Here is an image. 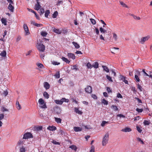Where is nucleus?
<instances>
[{"label": "nucleus", "mask_w": 152, "mask_h": 152, "mask_svg": "<svg viewBox=\"0 0 152 152\" xmlns=\"http://www.w3.org/2000/svg\"><path fill=\"white\" fill-rule=\"evenodd\" d=\"M109 134L107 133L104 136L102 142V144L103 146H105L108 143V141Z\"/></svg>", "instance_id": "obj_1"}, {"label": "nucleus", "mask_w": 152, "mask_h": 152, "mask_svg": "<svg viewBox=\"0 0 152 152\" xmlns=\"http://www.w3.org/2000/svg\"><path fill=\"white\" fill-rule=\"evenodd\" d=\"M36 47L39 51L44 52L45 50V46L43 44L38 43Z\"/></svg>", "instance_id": "obj_2"}, {"label": "nucleus", "mask_w": 152, "mask_h": 152, "mask_svg": "<svg viewBox=\"0 0 152 152\" xmlns=\"http://www.w3.org/2000/svg\"><path fill=\"white\" fill-rule=\"evenodd\" d=\"M38 102L41 105L40 107L42 109H45L47 108L46 103L42 99L40 98Z\"/></svg>", "instance_id": "obj_3"}, {"label": "nucleus", "mask_w": 152, "mask_h": 152, "mask_svg": "<svg viewBox=\"0 0 152 152\" xmlns=\"http://www.w3.org/2000/svg\"><path fill=\"white\" fill-rule=\"evenodd\" d=\"M33 137V135L30 132H27L25 133L23 135V139H27L28 138H32Z\"/></svg>", "instance_id": "obj_4"}, {"label": "nucleus", "mask_w": 152, "mask_h": 152, "mask_svg": "<svg viewBox=\"0 0 152 152\" xmlns=\"http://www.w3.org/2000/svg\"><path fill=\"white\" fill-rule=\"evenodd\" d=\"M23 28L26 33V35H29L30 33L29 31L28 28L27 24L25 23L23 25Z\"/></svg>", "instance_id": "obj_5"}, {"label": "nucleus", "mask_w": 152, "mask_h": 152, "mask_svg": "<svg viewBox=\"0 0 152 152\" xmlns=\"http://www.w3.org/2000/svg\"><path fill=\"white\" fill-rule=\"evenodd\" d=\"M99 61L96 60V62H94L92 65V66H99V65H101V66H106L105 65H102V64H101V62H99Z\"/></svg>", "instance_id": "obj_6"}, {"label": "nucleus", "mask_w": 152, "mask_h": 152, "mask_svg": "<svg viewBox=\"0 0 152 152\" xmlns=\"http://www.w3.org/2000/svg\"><path fill=\"white\" fill-rule=\"evenodd\" d=\"M23 141L24 140L23 139L19 140L17 143L15 149H16L17 147H19V146H23L22 145L24 143Z\"/></svg>", "instance_id": "obj_7"}, {"label": "nucleus", "mask_w": 152, "mask_h": 152, "mask_svg": "<svg viewBox=\"0 0 152 152\" xmlns=\"http://www.w3.org/2000/svg\"><path fill=\"white\" fill-rule=\"evenodd\" d=\"M85 91L86 92L91 93L92 92V88L91 86H88L87 87L85 88Z\"/></svg>", "instance_id": "obj_8"}, {"label": "nucleus", "mask_w": 152, "mask_h": 152, "mask_svg": "<svg viewBox=\"0 0 152 152\" xmlns=\"http://www.w3.org/2000/svg\"><path fill=\"white\" fill-rule=\"evenodd\" d=\"M41 8V6L39 2H37L35 4L34 9L35 10L38 11Z\"/></svg>", "instance_id": "obj_9"}, {"label": "nucleus", "mask_w": 152, "mask_h": 152, "mask_svg": "<svg viewBox=\"0 0 152 152\" xmlns=\"http://www.w3.org/2000/svg\"><path fill=\"white\" fill-rule=\"evenodd\" d=\"M149 38V37L148 36L144 37L141 39L140 42L141 44H143L144 43V42L148 40Z\"/></svg>", "instance_id": "obj_10"}, {"label": "nucleus", "mask_w": 152, "mask_h": 152, "mask_svg": "<svg viewBox=\"0 0 152 152\" xmlns=\"http://www.w3.org/2000/svg\"><path fill=\"white\" fill-rule=\"evenodd\" d=\"M67 56L69 58H72L73 59H75V55L72 53H68Z\"/></svg>", "instance_id": "obj_11"}, {"label": "nucleus", "mask_w": 152, "mask_h": 152, "mask_svg": "<svg viewBox=\"0 0 152 152\" xmlns=\"http://www.w3.org/2000/svg\"><path fill=\"white\" fill-rule=\"evenodd\" d=\"M19 148L20 152H26V148L24 146H19Z\"/></svg>", "instance_id": "obj_12"}, {"label": "nucleus", "mask_w": 152, "mask_h": 152, "mask_svg": "<svg viewBox=\"0 0 152 152\" xmlns=\"http://www.w3.org/2000/svg\"><path fill=\"white\" fill-rule=\"evenodd\" d=\"M112 34H113V38L114 41L115 42L117 41L118 38L117 35L114 32Z\"/></svg>", "instance_id": "obj_13"}, {"label": "nucleus", "mask_w": 152, "mask_h": 152, "mask_svg": "<svg viewBox=\"0 0 152 152\" xmlns=\"http://www.w3.org/2000/svg\"><path fill=\"white\" fill-rule=\"evenodd\" d=\"M47 129L50 131H55L56 129V128L54 126H49L47 128Z\"/></svg>", "instance_id": "obj_14"}, {"label": "nucleus", "mask_w": 152, "mask_h": 152, "mask_svg": "<svg viewBox=\"0 0 152 152\" xmlns=\"http://www.w3.org/2000/svg\"><path fill=\"white\" fill-rule=\"evenodd\" d=\"M8 9L10 10V11L13 12L14 11V7L12 6L11 4H10L8 7Z\"/></svg>", "instance_id": "obj_15"}, {"label": "nucleus", "mask_w": 152, "mask_h": 152, "mask_svg": "<svg viewBox=\"0 0 152 152\" xmlns=\"http://www.w3.org/2000/svg\"><path fill=\"white\" fill-rule=\"evenodd\" d=\"M131 130V129L129 128L126 127L124 129H122L121 131L125 132H130Z\"/></svg>", "instance_id": "obj_16"}, {"label": "nucleus", "mask_w": 152, "mask_h": 152, "mask_svg": "<svg viewBox=\"0 0 152 152\" xmlns=\"http://www.w3.org/2000/svg\"><path fill=\"white\" fill-rule=\"evenodd\" d=\"M44 87L46 89H48L50 88V86L47 82H45L44 84Z\"/></svg>", "instance_id": "obj_17"}, {"label": "nucleus", "mask_w": 152, "mask_h": 152, "mask_svg": "<svg viewBox=\"0 0 152 152\" xmlns=\"http://www.w3.org/2000/svg\"><path fill=\"white\" fill-rule=\"evenodd\" d=\"M74 130L75 132H79L81 131L82 130V128H80V127H74Z\"/></svg>", "instance_id": "obj_18"}, {"label": "nucleus", "mask_w": 152, "mask_h": 152, "mask_svg": "<svg viewBox=\"0 0 152 152\" xmlns=\"http://www.w3.org/2000/svg\"><path fill=\"white\" fill-rule=\"evenodd\" d=\"M69 148H71L72 150H73L75 151H76L77 149V147L75 145H72L69 146Z\"/></svg>", "instance_id": "obj_19"}, {"label": "nucleus", "mask_w": 152, "mask_h": 152, "mask_svg": "<svg viewBox=\"0 0 152 152\" xmlns=\"http://www.w3.org/2000/svg\"><path fill=\"white\" fill-rule=\"evenodd\" d=\"M61 59L63 61H64L66 63L69 64L70 62V61H69L67 58H65V57H62L61 58Z\"/></svg>", "instance_id": "obj_20"}, {"label": "nucleus", "mask_w": 152, "mask_h": 152, "mask_svg": "<svg viewBox=\"0 0 152 152\" xmlns=\"http://www.w3.org/2000/svg\"><path fill=\"white\" fill-rule=\"evenodd\" d=\"M6 55L7 53L5 50L2 51L0 54V55L3 57H6Z\"/></svg>", "instance_id": "obj_21"}, {"label": "nucleus", "mask_w": 152, "mask_h": 152, "mask_svg": "<svg viewBox=\"0 0 152 152\" xmlns=\"http://www.w3.org/2000/svg\"><path fill=\"white\" fill-rule=\"evenodd\" d=\"M55 111L57 114H60L61 111V109L58 107L56 108L55 109Z\"/></svg>", "instance_id": "obj_22"}, {"label": "nucleus", "mask_w": 152, "mask_h": 152, "mask_svg": "<svg viewBox=\"0 0 152 152\" xmlns=\"http://www.w3.org/2000/svg\"><path fill=\"white\" fill-rule=\"evenodd\" d=\"M72 43L76 48L78 49L80 47L79 45L77 43L75 42H72Z\"/></svg>", "instance_id": "obj_23"}, {"label": "nucleus", "mask_w": 152, "mask_h": 152, "mask_svg": "<svg viewBox=\"0 0 152 152\" xmlns=\"http://www.w3.org/2000/svg\"><path fill=\"white\" fill-rule=\"evenodd\" d=\"M16 107H17V109L18 110H19L21 109V106L18 102L17 101V102H16Z\"/></svg>", "instance_id": "obj_24"}, {"label": "nucleus", "mask_w": 152, "mask_h": 152, "mask_svg": "<svg viewBox=\"0 0 152 152\" xmlns=\"http://www.w3.org/2000/svg\"><path fill=\"white\" fill-rule=\"evenodd\" d=\"M1 21L2 22V23L4 24V25L5 26L7 25V21L6 19L4 18H3L1 19Z\"/></svg>", "instance_id": "obj_25"}, {"label": "nucleus", "mask_w": 152, "mask_h": 152, "mask_svg": "<svg viewBox=\"0 0 152 152\" xmlns=\"http://www.w3.org/2000/svg\"><path fill=\"white\" fill-rule=\"evenodd\" d=\"M53 31L58 34H60L61 33V31H60L59 29H56V28H54L53 30Z\"/></svg>", "instance_id": "obj_26"}, {"label": "nucleus", "mask_w": 152, "mask_h": 152, "mask_svg": "<svg viewBox=\"0 0 152 152\" xmlns=\"http://www.w3.org/2000/svg\"><path fill=\"white\" fill-rule=\"evenodd\" d=\"M55 121L57 123H61L62 120L59 118H55Z\"/></svg>", "instance_id": "obj_27"}, {"label": "nucleus", "mask_w": 152, "mask_h": 152, "mask_svg": "<svg viewBox=\"0 0 152 152\" xmlns=\"http://www.w3.org/2000/svg\"><path fill=\"white\" fill-rule=\"evenodd\" d=\"M43 96L45 98L47 99L49 98V95L48 94L47 92L46 91L44 92L43 93Z\"/></svg>", "instance_id": "obj_28"}, {"label": "nucleus", "mask_w": 152, "mask_h": 152, "mask_svg": "<svg viewBox=\"0 0 152 152\" xmlns=\"http://www.w3.org/2000/svg\"><path fill=\"white\" fill-rule=\"evenodd\" d=\"M111 108L115 111H117L118 110L117 107L114 105H112L111 107Z\"/></svg>", "instance_id": "obj_29"}, {"label": "nucleus", "mask_w": 152, "mask_h": 152, "mask_svg": "<svg viewBox=\"0 0 152 152\" xmlns=\"http://www.w3.org/2000/svg\"><path fill=\"white\" fill-rule=\"evenodd\" d=\"M47 33L45 31H42L41 32V35L44 37H45L47 35Z\"/></svg>", "instance_id": "obj_30"}, {"label": "nucleus", "mask_w": 152, "mask_h": 152, "mask_svg": "<svg viewBox=\"0 0 152 152\" xmlns=\"http://www.w3.org/2000/svg\"><path fill=\"white\" fill-rule=\"evenodd\" d=\"M99 31L102 33H105L107 32L106 30L104 29L102 27H101L99 28Z\"/></svg>", "instance_id": "obj_31"}, {"label": "nucleus", "mask_w": 152, "mask_h": 152, "mask_svg": "<svg viewBox=\"0 0 152 152\" xmlns=\"http://www.w3.org/2000/svg\"><path fill=\"white\" fill-rule=\"evenodd\" d=\"M102 103L104 105H107L108 104V101L104 99H103L101 100Z\"/></svg>", "instance_id": "obj_32"}, {"label": "nucleus", "mask_w": 152, "mask_h": 152, "mask_svg": "<svg viewBox=\"0 0 152 152\" xmlns=\"http://www.w3.org/2000/svg\"><path fill=\"white\" fill-rule=\"evenodd\" d=\"M75 112L79 114H82V112H81V111L79 110L76 107H75Z\"/></svg>", "instance_id": "obj_33"}, {"label": "nucleus", "mask_w": 152, "mask_h": 152, "mask_svg": "<svg viewBox=\"0 0 152 152\" xmlns=\"http://www.w3.org/2000/svg\"><path fill=\"white\" fill-rule=\"evenodd\" d=\"M54 76H55L56 78H59L60 77L59 72L58 71H57L56 74L54 75Z\"/></svg>", "instance_id": "obj_34"}, {"label": "nucleus", "mask_w": 152, "mask_h": 152, "mask_svg": "<svg viewBox=\"0 0 152 152\" xmlns=\"http://www.w3.org/2000/svg\"><path fill=\"white\" fill-rule=\"evenodd\" d=\"M61 100L62 102V104L64 102H69V99H66L65 98H62Z\"/></svg>", "instance_id": "obj_35"}, {"label": "nucleus", "mask_w": 152, "mask_h": 152, "mask_svg": "<svg viewBox=\"0 0 152 152\" xmlns=\"http://www.w3.org/2000/svg\"><path fill=\"white\" fill-rule=\"evenodd\" d=\"M59 133H60V134L63 136L65 135V132L63 130H61V129H60Z\"/></svg>", "instance_id": "obj_36"}, {"label": "nucleus", "mask_w": 152, "mask_h": 152, "mask_svg": "<svg viewBox=\"0 0 152 152\" xmlns=\"http://www.w3.org/2000/svg\"><path fill=\"white\" fill-rule=\"evenodd\" d=\"M50 13V11L48 10H47L45 12V16L46 18H48L49 15Z\"/></svg>", "instance_id": "obj_37"}, {"label": "nucleus", "mask_w": 152, "mask_h": 152, "mask_svg": "<svg viewBox=\"0 0 152 152\" xmlns=\"http://www.w3.org/2000/svg\"><path fill=\"white\" fill-rule=\"evenodd\" d=\"M55 103L57 104H62V102L61 101V100H56L55 101Z\"/></svg>", "instance_id": "obj_38"}, {"label": "nucleus", "mask_w": 152, "mask_h": 152, "mask_svg": "<svg viewBox=\"0 0 152 152\" xmlns=\"http://www.w3.org/2000/svg\"><path fill=\"white\" fill-rule=\"evenodd\" d=\"M1 111L2 112H4L5 111L8 112L9 110L7 109L5 107H2L1 108Z\"/></svg>", "instance_id": "obj_39"}, {"label": "nucleus", "mask_w": 152, "mask_h": 152, "mask_svg": "<svg viewBox=\"0 0 152 152\" xmlns=\"http://www.w3.org/2000/svg\"><path fill=\"white\" fill-rule=\"evenodd\" d=\"M120 4L123 7H125L126 8H128V7L122 1H120Z\"/></svg>", "instance_id": "obj_40"}, {"label": "nucleus", "mask_w": 152, "mask_h": 152, "mask_svg": "<svg viewBox=\"0 0 152 152\" xmlns=\"http://www.w3.org/2000/svg\"><path fill=\"white\" fill-rule=\"evenodd\" d=\"M58 15V12L57 11H55L52 17L54 18H55L56 17L57 15Z\"/></svg>", "instance_id": "obj_41"}, {"label": "nucleus", "mask_w": 152, "mask_h": 152, "mask_svg": "<svg viewBox=\"0 0 152 152\" xmlns=\"http://www.w3.org/2000/svg\"><path fill=\"white\" fill-rule=\"evenodd\" d=\"M136 20H140V18L138 16H137L136 15H131Z\"/></svg>", "instance_id": "obj_42"}, {"label": "nucleus", "mask_w": 152, "mask_h": 152, "mask_svg": "<svg viewBox=\"0 0 152 152\" xmlns=\"http://www.w3.org/2000/svg\"><path fill=\"white\" fill-rule=\"evenodd\" d=\"M91 149L89 152H95V148L94 145H92L91 148Z\"/></svg>", "instance_id": "obj_43"}, {"label": "nucleus", "mask_w": 152, "mask_h": 152, "mask_svg": "<svg viewBox=\"0 0 152 152\" xmlns=\"http://www.w3.org/2000/svg\"><path fill=\"white\" fill-rule=\"evenodd\" d=\"M90 20L93 25H95L96 24V21L94 19L91 18L90 19Z\"/></svg>", "instance_id": "obj_44"}, {"label": "nucleus", "mask_w": 152, "mask_h": 152, "mask_svg": "<svg viewBox=\"0 0 152 152\" xmlns=\"http://www.w3.org/2000/svg\"><path fill=\"white\" fill-rule=\"evenodd\" d=\"M40 15H41L45 12V10L43 8H42L40 9Z\"/></svg>", "instance_id": "obj_45"}, {"label": "nucleus", "mask_w": 152, "mask_h": 152, "mask_svg": "<svg viewBox=\"0 0 152 152\" xmlns=\"http://www.w3.org/2000/svg\"><path fill=\"white\" fill-rule=\"evenodd\" d=\"M150 122L148 121H147L146 120H144V124L145 125H149L150 124Z\"/></svg>", "instance_id": "obj_46"}, {"label": "nucleus", "mask_w": 152, "mask_h": 152, "mask_svg": "<svg viewBox=\"0 0 152 152\" xmlns=\"http://www.w3.org/2000/svg\"><path fill=\"white\" fill-rule=\"evenodd\" d=\"M94 31H95V33L97 35H98L99 34V29L97 28H95Z\"/></svg>", "instance_id": "obj_47"}, {"label": "nucleus", "mask_w": 152, "mask_h": 152, "mask_svg": "<svg viewBox=\"0 0 152 152\" xmlns=\"http://www.w3.org/2000/svg\"><path fill=\"white\" fill-rule=\"evenodd\" d=\"M108 122L106 121H103L102 122V123L101 124V126L103 127L105 125V124H108Z\"/></svg>", "instance_id": "obj_48"}, {"label": "nucleus", "mask_w": 152, "mask_h": 152, "mask_svg": "<svg viewBox=\"0 0 152 152\" xmlns=\"http://www.w3.org/2000/svg\"><path fill=\"white\" fill-rule=\"evenodd\" d=\"M52 63L53 65H58L60 64L59 62L55 61H52Z\"/></svg>", "instance_id": "obj_49"}, {"label": "nucleus", "mask_w": 152, "mask_h": 152, "mask_svg": "<svg viewBox=\"0 0 152 152\" xmlns=\"http://www.w3.org/2000/svg\"><path fill=\"white\" fill-rule=\"evenodd\" d=\"M137 140L139 141L140 142V143L142 144H144V142L139 137L137 138Z\"/></svg>", "instance_id": "obj_50"}, {"label": "nucleus", "mask_w": 152, "mask_h": 152, "mask_svg": "<svg viewBox=\"0 0 152 152\" xmlns=\"http://www.w3.org/2000/svg\"><path fill=\"white\" fill-rule=\"evenodd\" d=\"M63 3V1H59L58 0L56 5H60L61 4H62Z\"/></svg>", "instance_id": "obj_51"}, {"label": "nucleus", "mask_w": 152, "mask_h": 152, "mask_svg": "<svg viewBox=\"0 0 152 152\" xmlns=\"http://www.w3.org/2000/svg\"><path fill=\"white\" fill-rule=\"evenodd\" d=\"M4 113L0 114V120H2L4 119Z\"/></svg>", "instance_id": "obj_52"}, {"label": "nucleus", "mask_w": 152, "mask_h": 152, "mask_svg": "<svg viewBox=\"0 0 152 152\" xmlns=\"http://www.w3.org/2000/svg\"><path fill=\"white\" fill-rule=\"evenodd\" d=\"M52 142L55 145H60V142H57V141H56L54 140H53V141Z\"/></svg>", "instance_id": "obj_53"}, {"label": "nucleus", "mask_w": 152, "mask_h": 152, "mask_svg": "<svg viewBox=\"0 0 152 152\" xmlns=\"http://www.w3.org/2000/svg\"><path fill=\"white\" fill-rule=\"evenodd\" d=\"M136 110L138 113H141L143 111V109H139L138 108H137Z\"/></svg>", "instance_id": "obj_54"}, {"label": "nucleus", "mask_w": 152, "mask_h": 152, "mask_svg": "<svg viewBox=\"0 0 152 152\" xmlns=\"http://www.w3.org/2000/svg\"><path fill=\"white\" fill-rule=\"evenodd\" d=\"M106 77L107 79L110 81L113 82V80H112L111 77L108 75H107Z\"/></svg>", "instance_id": "obj_55"}, {"label": "nucleus", "mask_w": 152, "mask_h": 152, "mask_svg": "<svg viewBox=\"0 0 152 152\" xmlns=\"http://www.w3.org/2000/svg\"><path fill=\"white\" fill-rule=\"evenodd\" d=\"M8 94V92L7 91H4L3 94L4 96H6Z\"/></svg>", "instance_id": "obj_56"}, {"label": "nucleus", "mask_w": 152, "mask_h": 152, "mask_svg": "<svg viewBox=\"0 0 152 152\" xmlns=\"http://www.w3.org/2000/svg\"><path fill=\"white\" fill-rule=\"evenodd\" d=\"M134 77H135V78L136 79L137 81V82L140 81V79H139V78L138 76H137V75H135Z\"/></svg>", "instance_id": "obj_57"}, {"label": "nucleus", "mask_w": 152, "mask_h": 152, "mask_svg": "<svg viewBox=\"0 0 152 152\" xmlns=\"http://www.w3.org/2000/svg\"><path fill=\"white\" fill-rule=\"evenodd\" d=\"M137 88H138L140 91H142V88L139 84L137 85Z\"/></svg>", "instance_id": "obj_58"}, {"label": "nucleus", "mask_w": 152, "mask_h": 152, "mask_svg": "<svg viewBox=\"0 0 152 152\" xmlns=\"http://www.w3.org/2000/svg\"><path fill=\"white\" fill-rule=\"evenodd\" d=\"M42 127L41 126H39L37 128V130H41L42 129Z\"/></svg>", "instance_id": "obj_59"}, {"label": "nucleus", "mask_w": 152, "mask_h": 152, "mask_svg": "<svg viewBox=\"0 0 152 152\" xmlns=\"http://www.w3.org/2000/svg\"><path fill=\"white\" fill-rule=\"evenodd\" d=\"M117 116L120 117V118H124L125 117V116L124 115L121 114H119L117 115Z\"/></svg>", "instance_id": "obj_60"}, {"label": "nucleus", "mask_w": 152, "mask_h": 152, "mask_svg": "<svg viewBox=\"0 0 152 152\" xmlns=\"http://www.w3.org/2000/svg\"><path fill=\"white\" fill-rule=\"evenodd\" d=\"M137 131L141 133L142 131V130L140 129V128L138 126H137Z\"/></svg>", "instance_id": "obj_61"}, {"label": "nucleus", "mask_w": 152, "mask_h": 152, "mask_svg": "<svg viewBox=\"0 0 152 152\" xmlns=\"http://www.w3.org/2000/svg\"><path fill=\"white\" fill-rule=\"evenodd\" d=\"M21 37L20 36H19L17 37L16 39V42H18L21 39Z\"/></svg>", "instance_id": "obj_62"}, {"label": "nucleus", "mask_w": 152, "mask_h": 152, "mask_svg": "<svg viewBox=\"0 0 152 152\" xmlns=\"http://www.w3.org/2000/svg\"><path fill=\"white\" fill-rule=\"evenodd\" d=\"M91 96L94 99H97V97L95 94H92L91 95Z\"/></svg>", "instance_id": "obj_63"}, {"label": "nucleus", "mask_w": 152, "mask_h": 152, "mask_svg": "<svg viewBox=\"0 0 152 152\" xmlns=\"http://www.w3.org/2000/svg\"><path fill=\"white\" fill-rule=\"evenodd\" d=\"M99 38L100 39L103 40H105L104 38L103 37L102 35L101 34L99 35Z\"/></svg>", "instance_id": "obj_64"}]
</instances>
